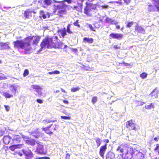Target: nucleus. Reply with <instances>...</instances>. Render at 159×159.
<instances>
[{
  "label": "nucleus",
  "mask_w": 159,
  "mask_h": 159,
  "mask_svg": "<svg viewBox=\"0 0 159 159\" xmlns=\"http://www.w3.org/2000/svg\"><path fill=\"white\" fill-rule=\"evenodd\" d=\"M50 159L49 157H42L38 158H36L35 159Z\"/></svg>",
  "instance_id": "nucleus-44"
},
{
  "label": "nucleus",
  "mask_w": 159,
  "mask_h": 159,
  "mask_svg": "<svg viewBox=\"0 0 159 159\" xmlns=\"http://www.w3.org/2000/svg\"><path fill=\"white\" fill-rule=\"evenodd\" d=\"M71 26L72 25L71 24H68L67 26L66 29V32L70 34H72L73 32V30H74V27H72Z\"/></svg>",
  "instance_id": "nucleus-25"
},
{
  "label": "nucleus",
  "mask_w": 159,
  "mask_h": 159,
  "mask_svg": "<svg viewBox=\"0 0 159 159\" xmlns=\"http://www.w3.org/2000/svg\"><path fill=\"white\" fill-rule=\"evenodd\" d=\"M61 119L65 120H70L71 119V117L70 116H61Z\"/></svg>",
  "instance_id": "nucleus-41"
},
{
  "label": "nucleus",
  "mask_w": 159,
  "mask_h": 159,
  "mask_svg": "<svg viewBox=\"0 0 159 159\" xmlns=\"http://www.w3.org/2000/svg\"><path fill=\"white\" fill-rule=\"evenodd\" d=\"M105 21L111 24H114L116 25L118 24V22L117 21H115L114 20H113L107 17L105 20Z\"/></svg>",
  "instance_id": "nucleus-24"
},
{
  "label": "nucleus",
  "mask_w": 159,
  "mask_h": 159,
  "mask_svg": "<svg viewBox=\"0 0 159 159\" xmlns=\"http://www.w3.org/2000/svg\"><path fill=\"white\" fill-rule=\"evenodd\" d=\"M96 100H92V102L93 103H94L96 102Z\"/></svg>",
  "instance_id": "nucleus-61"
},
{
  "label": "nucleus",
  "mask_w": 159,
  "mask_h": 159,
  "mask_svg": "<svg viewBox=\"0 0 159 159\" xmlns=\"http://www.w3.org/2000/svg\"><path fill=\"white\" fill-rule=\"evenodd\" d=\"M154 105L153 103H151L150 104L145 106L146 109H150L154 108Z\"/></svg>",
  "instance_id": "nucleus-30"
},
{
  "label": "nucleus",
  "mask_w": 159,
  "mask_h": 159,
  "mask_svg": "<svg viewBox=\"0 0 159 159\" xmlns=\"http://www.w3.org/2000/svg\"><path fill=\"white\" fill-rule=\"evenodd\" d=\"M3 95L5 97V98H9L11 97H13V95H12L10 94L7 93H3Z\"/></svg>",
  "instance_id": "nucleus-31"
},
{
  "label": "nucleus",
  "mask_w": 159,
  "mask_h": 159,
  "mask_svg": "<svg viewBox=\"0 0 159 159\" xmlns=\"http://www.w3.org/2000/svg\"><path fill=\"white\" fill-rule=\"evenodd\" d=\"M123 1L126 5H128L130 3L131 0H123Z\"/></svg>",
  "instance_id": "nucleus-42"
},
{
  "label": "nucleus",
  "mask_w": 159,
  "mask_h": 159,
  "mask_svg": "<svg viewBox=\"0 0 159 159\" xmlns=\"http://www.w3.org/2000/svg\"><path fill=\"white\" fill-rule=\"evenodd\" d=\"M121 145H120L116 149V151L121 153L120 155L122 157H123L124 155V151L123 148L121 147Z\"/></svg>",
  "instance_id": "nucleus-28"
},
{
  "label": "nucleus",
  "mask_w": 159,
  "mask_h": 159,
  "mask_svg": "<svg viewBox=\"0 0 159 159\" xmlns=\"http://www.w3.org/2000/svg\"><path fill=\"white\" fill-rule=\"evenodd\" d=\"M63 43L61 41H55L53 45V48H61L63 45Z\"/></svg>",
  "instance_id": "nucleus-13"
},
{
  "label": "nucleus",
  "mask_w": 159,
  "mask_h": 159,
  "mask_svg": "<svg viewBox=\"0 0 159 159\" xmlns=\"http://www.w3.org/2000/svg\"><path fill=\"white\" fill-rule=\"evenodd\" d=\"M114 154L111 152H108L106 155V159H114Z\"/></svg>",
  "instance_id": "nucleus-27"
},
{
  "label": "nucleus",
  "mask_w": 159,
  "mask_h": 159,
  "mask_svg": "<svg viewBox=\"0 0 159 159\" xmlns=\"http://www.w3.org/2000/svg\"><path fill=\"white\" fill-rule=\"evenodd\" d=\"M44 4H42V7L46 8L47 7L51 5L52 3V1L51 0H44Z\"/></svg>",
  "instance_id": "nucleus-23"
},
{
  "label": "nucleus",
  "mask_w": 159,
  "mask_h": 159,
  "mask_svg": "<svg viewBox=\"0 0 159 159\" xmlns=\"http://www.w3.org/2000/svg\"><path fill=\"white\" fill-rule=\"evenodd\" d=\"M59 92V90H57L55 92L56 93H58Z\"/></svg>",
  "instance_id": "nucleus-64"
},
{
  "label": "nucleus",
  "mask_w": 159,
  "mask_h": 159,
  "mask_svg": "<svg viewBox=\"0 0 159 159\" xmlns=\"http://www.w3.org/2000/svg\"><path fill=\"white\" fill-rule=\"evenodd\" d=\"M32 13L35 14L36 13V12L31 10L30 9H28L24 11L23 15L25 19H29L32 16Z\"/></svg>",
  "instance_id": "nucleus-8"
},
{
  "label": "nucleus",
  "mask_w": 159,
  "mask_h": 159,
  "mask_svg": "<svg viewBox=\"0 0 159 159\" xmlns=\"http://www.w3.org/2000/svg\"><path fill=\"white\" fill-rule=\"evenodd\" d=\"M156 8L157 9V11L159 12V6H157V5H155Z\"/></svg>",
  "instance_id": "nucleus-56"
},
{
  "label": "nucleus",
  "mask_w": 159,
  "mask_h": 159,
  "mask_svg": "<svg viewBox=\"0 0 159 159\" xmlns=\"http://www.w3.org/2000/svg\"><path fill=\"white\" fill-rule=\"evenodd\" d=\"M57 32L61 35L63 38H64L65 36L67 35V32L65 28L58 30Z\"/></svg>",
  "instance_id": "nucleus-17"
},
{
  "label": "nucleus",
  "mask_w": 159,
  "mask_h": 159,
  "mask_svg": "<svg viewBox=\"0 0 159 159\" xmlns=\"http://www.w3.org/2000/svg\"><path fill=\"white\" fill-rule=\"evenodd\" d=\"M60 73L59 71L57 70H55L54 71L49 72H48V74L52 75L53 74H58Z\"/></svg>",
  "instance_id": "nucleus-33"
},
{
  "label": "nucleus",
  "mask_w": 159,
  "mask_h": 159,
  "mask_svg": "<svg viewBox=\"0 0 159 159\" xmlns=\"http://www.w3.org/2000/svg\"><path fill=\"white\" fill-rule=\"evenodd\" d=\"M134 24V22L133 21L128 22L126 25V27L127 28H130Z\"/></svg>",
  "instance_id": "nucleus-37"
},
{
  "label": "nucleus",
  "mask_w": 159,
  "mask_h": 159,
  "mask_svg": "<svg viewBox=\"0 0 159 159\" xmlns=\"http://www.w3.org/2000/svg\"><path fill=\"white\" fill-rule=\"evenodd\" d=\"M57 36H47L44 38L40 44L41 48H52L55 41L58 40Z\"/></svg>",
  "instance_id": "nucleus-2"
},
{
  "label": "nucleus",
  "mask_w": 159,
  "mask_h": 159,
  "mask_svg": "<svg viewBox=\"0 0 159 159\" xmlns=\"http://www.w3.org/2000/svg\"><path fill=\"white\" fill-rule=\"evenodd\" d=\"M154 150L155 151H156L157 152L158 154L159 155V144H156V146Z\"/></svg>",
  "instance_id": "nucleus-39"
},
{
  "label": "nucleus",
  "mask_w": 159,
  "mask_h": 159,
  "mask_svg": "<svg viewBox=\"0 0 159 159\" xmlns=\"http://www.w3.org/2000/svg\"><path fill=\"white\" fill-rule=\"evenodd\" d=\"M63 102L66 104L68 103V102L66 100H63Z\"/></svg>",
  "instance_id": "nucleus-55"
},
{
  "label": "nucleus",
  "mask_w": 159,
  "mask_h": 159,
  "mask_svg": "<svg viewBox=\"0 0 159 159\" xmlns=\"http://www.w3.org/2000/svg\"><path fill=\"white\" fill-rule=\"evenodd\" d=\"M9 43H4L1 42L0 43V47L1 50H5L7 49H9L10 47L9 45Z\"/></svg>",
  "instance_id": "nucleus-16"
},
{
  "label": "nucleus",
  "mask_w": 159,
  "mask_h": 159,
  "mask_svg": "<svg viewBox=\"0 0 159 159\" xmlns=\"http://www.w3.org/2000/svg\"><path fill=\"white\" fill-rule=\"evenodd\" d=\"M115 2L120 5H121L122 4V3L121 2L116 1Z\"/></svg>",
  "instance_id": "nucleus-49"
},
{
  "label": "nucleus",
  "mask_w": 159,
  "mask_h": 159,
  "mask_svg": "<svg viewBox=\"0 0 159 159\" xmlns=\"http://www.w3.org/2000/svg\"><path fill=\"white\" fill-rule=\"evenodd\" d=\"M70 154L69 153H67L66 154L65 157L66 159H70Z\"/></svg>",
  "instance_id": "nucleus-43"
},
{
  "label": "nucleus",
  "mask_w": 159,
  "mask_h": 159,
  "mask_svg": "<svg viewBox=\"0 0 159 159\" xmlns=\"http://www.w3.org/2000/svg\"><path fill=\"white\" fill-rule=\"evenodd\" d=\"M88 1L91 2H92L93 1H94L95 0H88Z\"/></svg>",
  "instance_id": "nucleus-62"
},
{
  "label": "nucleus",
  "mask_w": 159,
  "mask_h": 159,
  "mask_svg": "<svg viewBox=\"0 0 159 159\" xmlns=\"http://www.w3.org/2000/svg\"><path fill=\"white\" fill-rule=\"evenodd\" d=\"M26 142L28 145L32 146H34L36 144V142L34 139L27 140L26 141Z\"/></svg>",
  "instance_id": "nucleus-26"
},
{
  "label": "nucleus",
  "mask_w": 159,
  "mask_h": 159,
  "mask_svg": "<svg viewBox=\"0 0 159 159\" xmlns=\"http://www.w3.org/2000/svg\"><path fill=\"white\" fill-rule=\"evenodd\" d=\"M116 25V28L117 29H119L120 28V25Z\"/></svg>",
  "instance_id": "nucleus-57"
},
{
  "label": "nucleus",
  "mask_w": 159,
  "mask_h": 159,
  "mask_svg": "<svg viewBox=\"0 0 159 159\" xmlns=\"http://www.w3.org/2000/svg\"><path fill=\"white\" fill-rule=\"evenodd\" d=\"M6 78L5 77L0 76V80H3Z\"/></svg>",
  "instance_id": "nucleus-53"
},
{
  "label": "nucleus",
  "mask_w": 159,
  "mask_h": 159,
  "mask_svg": "<svg viewBox=\"0 0 159 159\" xmlns=\"http://www.w3.org/2000/svg\"><path fill=\"white\" fill-rule=\"evenodd\" d=\"M141 103L140 104H139V105H143V104H144V102H140Z\"/></svg>",
  "instance_id": "nucleus-60"
},
{
  "label": "nucleus",
  "mask_w": 159,
  "mask_h": 159,
  "mask_svg": "<svg viewBox=\"0 0 159 159\" xmlns=\"http://www.w3.org/2000/svg\"><path fill=\"white\" fill-rule=\"evenodd\" d=\"M11 138L8 135L4 136L3 138V141L5 144H8L10 142Z\"/></svg>",
  "instance_id": "nucleus-22"
},
{
  "label": "nucleus",
  "mask_w": 159,
  "mask_h": 159,
  "mask_svg": "<svg viewBox=\"0 0 159 159\" xmlns=\"http://www.w3.org/2000/svg\"><path fill=\"white\" fill-rule=\"evenodd\" d=\"M23 145L22 144L12 145L9 147V149L11 151H13L16 149L21 148Z\"/></svg>",
  "instance_id": "nucleus-19"
},
{
  "label": "nucleus",
  "mask_w": 159,
  "mask_h": 159,
  "mask_svg": "<svg viewBox=\"0 0 159 159\" xmlns=\"http://www.w3.org/2000/svg\"><path fill=\"white\" fill-rule=\"evenodd\" d=\"M29 74V71L27 69H25L24 72L23 74V76L24 77H25L26 76H27Z\"/></svg>",
  "instance_id": "nucleus-36"
},
{
  "label": "nucleus",
  "mask_w": 159,
  "mask_h": 159,
  "mask_svg": "<svg viewBox=\"0 0 159 159\" xmlns=\"http://www.w3.org/2000/svg\"><path fill=\"white\" fill-rule=\"evenodd\" d=\"M80 1H77L76 4L75 5H74L72 9L73 10H76L78 11H80V10H82V7L83 6V2H84V0H79Z\"/></svg>",
  "instance_id": "nucleus-9"
},
{
  "label": "nucleus",
  "mask_w": 159,
  "mask_h": 159,
  "mask_svg": "<svg viewBox=\"0 0 159 159\" xmlns=\"http://www.w3.org/2000/svg\"><path fill=\"white\" fill-rule=\"evenodd\" d=\"M88 26L90 28L91 30L93 31L94 32L96 31V30L94 29V28L93 27L92 25L91 24H88Z\"/></svg>",
  "instance_id": "nucleus-40"
},
{
  "label": "nucleus",
  "mask_w": 159,
  "mask_h": 159,
  "mask_svg": "<svg viewBox=\"0 0 159 159\" xmlns=\"http://www.w3.org/2000/svg\"><path fill=\"white\" fill-rule=\"evenodd\" d=\"M41 39V37L38 35L28 36L25 38L24 41L22 40H18L13 42L15 48L24 49L26 54L31 53L32 46H37Z\"/></svg>",
  "instance_id": "nucleus-1"
},
{
  "label": "nucleus",
  "mask_w": 159,
  "mask_h": 159,
  "mask_svg": "<svg viewBox=\"0 0 159 159\" xmlns=\"http://www.w3.org/2000/svg\"><path fill=\"white\" fill-rule=\"evenodd\" d=\"M39 17L41 19H46L49 18L51 16V13L48 11L45 12L43 10H40L39 11Z\"/></svg>",
  "instance_id": "nucleus-6"
},
{
  "label": "nucleus",
  "mask_w": 159,
  "mask_h": 159,
  "mask_svg": "<svg viewBox=\"0 0 159 159\" xmlns=\"http://www.w3.org/2000/svg\"><path fill=\"white\" fill-rule=\"evenodd\" d=\"M96 145L98 147H99L101 144V141L99 138H97L95 139Z\"/></svg>",
  "instance_id": "nucleus-29"
},
{
  "label": "nucleus",
  "mask_w": 159,
  "mask_h": 159,
  "mask_svg": "<svg viewBox=\"0 0 159 159\" xmlns=\"http://www.w3.org/2000/svg\"><path fill=\"white\" fill-rule=\"evenodd\" d=\"M134 153V152L133 148H128L125 153V156L126 157L127 159H131Z\"/></svg>",
  "instance_id": "nucleus-10"
},
{
  "label": "nucleus",
  "mask_w": 159,
  "mask_h": 159,
  "mask_svg": "<svg viewBox=\"0 0 159 159\" xmlns=\"http://www.w3.org/2000/svg\"><path fill=\"white\" fill-rule=\"evenodd\" d=\"M4 107L7 111H8L9 110V106L7 105H4Z\"/></svg>",
  "instance_id": "nucleus-48"
},
{
  "label": "nucleus",
  "mask_w": 159,
  "mask_h": 159,
  "mask_svg": "<svg viewBox=\"0 0 159 159\" xmlns=\"http://www.w3.org/2000/svg\"><path fill=\"white\" fill-rule=\"evenodd\" d=\"M108 5H104L102 6V8L107 9L108 7Z\"/></svg>",
  "instance_id": "nucleus-46"
},
{
  "label": "nucleus",
  "mask_w": 159,
  "mask_h": 159,
  "mask_svg": "<svg viewBox=\"0 0 159 159\" xmlns=\"http://www.w3.org/2000/svg\"><path fill=\"white\" fill-rule=\"evenodd\" d=\"M22 152L25 159H32L34 157V154L30 150L23 149Z\"/></svg>",
  "instance_id": "nucleus-7"
},
{
  "label": "nucleus",
  "mask_w": 159,
  "mask_h": 159,
  "mask_svg": "<svg viewBox=\"0 0 159 159\" xmlns=\"http://www.w3.org/2000/svg\"><path fill=\"white\" fill-rule=\"evenodd\" d=\"M22 139V137L19 135H14L13 139L12 142L13 143H20Z\"/></svg>",
  "instance_id": "nucleus-15"
},
{
  "label": "nucleus",
  "mask_w": 159,
  "mask_h": 159,
  "mask_svg": "<svg viewBox=\"0 0 159 159\" xmlns=\"http://www.w3.org/2000/svg\"><path fill=\"white\" fill-rule=\"evenodd\" d=\"M61 91L63 92H64V93H66V91H65V90H64V89H62V88H61Z\"/></svg>",
  "instance_id": "nucleus-58"
},
{
  "label": "nucleus",
  "mask_w": 159,
  "mask_h": 159,
  "mask_svg": "<svg viewBox=\"0 0 159 159\" xmlns=\"http://www.w3.org/2000/svg\"><path fill=\"white\" fill-rule=\"evenodd\" d=\"M135 32L139 33L144 34L145 30L142 26L137 25L135 27Z\"/></svg>",
  "instance_id": "nucleus-11"
},
{
  "label": "nucleus",
  "mask_w": 159,
  "mask_h": 159,
  "mask_svg": "<svg viewBox=\"0 0 159 159\" xmlns=\"http://www.w3.org/2000/svg\"><path fill=\"white\" fill-rule=\"evenodd\" d=\"M157 88H156L152 91V92L150 94V95L151 97H154L155 98H156L157 97V93H156L155 95H154L153 94L154 92L155 91V90L157 89Z\"/></svg>",
  "instance_id": "nucleus-32"
},
{
  "label": "nucleus",
  "mask_w": 159,
  "mask_h": 159,
  "mask_svg": "<svg viewBox=\"0 0 159 159\" xmlns=\"http://www.w3.org/2000/svg\"><path fill=\"white\" fill-rule=\"evenodd\" d=\"M148 7L149 11H152V10L151 9V8L153 7V6L152 5H148Z\"/></svg>",
  "instance_id": "nucleus-47"
},
{
  "label": "nucleus",
  "mask_w": 159,
  "mask_h": 159,
  "mask_svg": "<svg viewBox=\"0 0 159 159\" xmlns=\"http://www.w3.org/2000/svg\"><path fill=\"white\" fill-rule=\"evenodd\" d=\"M107 148V144H106L102 146L100 148L99 153L100 156L102 157H104L105 152Z\"/></svg>",
  "instance_id": "nucleus-12"
},
{
  "label": "nucleus",
  "mask_w": 159,
  "mask_h": 159,
  "mask_svg": "<svg viewBox=\"0 0 159 159\" xmlns=\"http://www.w3.org/2000/svg\"><path fill=\"white\" fill-rule=\"evenodd\" d=\"M80 89V88L79 87H73L71 89V92H75L77 91H78Z\"/></svg>",
  "instance_id": "nucleus-34"
},
{
  "label": "nucleus",
  "mask_w": 159,
  "mask_h": 159,
  "mask_svg": "<svg viewBox=\"0 0 159 159\" xmlns=\"http://www.w3.org/2000/svg\"><path fill=\"white\" fill-rule=\"evenodd\" d=\"M37 102L39 103H43L42 100H36Z\"/></svg>",
  "instance_id": "nucleus-52"
},
{
  "label": "nucleus",
  "mask_w": 159,
  "mask_h": 159,
  "mask_svg": "<svg viewBox=\"0 0 159 159\" xmlns=\"http://www.w3.org/2000/svg\"><path fill=\"white\" fill-rule=\"evenodd\" d=\"M50 159L49 157H42L38 158H36L35 159Z\"/></svg>",
  "instance_id": "nucleus-45"
},
{
  "label": "nucleus",
  "mask_w": 159,
  "mask_h": 159,
  "mask_svg": "<svg viewBox=\"0 0 159 159\" xmlns=\"http://www.w3.org/2000/svg\"><path fill=\"white\" fill-rule=\"evenodd\" d=\"M32 88L36 90V91L39 94H41L42 93L41 90L42 88L39 85H32L31 86Z\"/></svg>",
  "instance_id": "nucleus-18"
},
{
  "label": "nucleus",
  "mask_w": 159,
  "mask_h": 159,
  "mask_svg": "<svg viewBox=\"0 0 159 159\" xmlns=\"http://www.w3.org/2000/svg\"><path fill=\"white\" fill-rule=\"evenodd\" d=\"M147 76V74L145 72H143L140 75V76L142 79L145 78Z\"/></svg>",
  "instance_id": "nucleus-35"
},
{
  "label": "nucleus",
  "mask_w": 159,
  "mask_h": 159,
  "mask_svg": "<svg viewBox=\"0 0 159 159\" xmlns=\"http://www.w3.org/2000/svg\"><path fill=\"white\" fill-rule=\"evenodd\" d=\"M110 36L112 38L120 40L123 37V35L121 34L111 33L110 34Z\"/></svg>",
  "instance_id": "nucleus-14"
},
{
  "label": "nucleus",
  "mask_w": 159,
  "mask_h": 159,
  "mask_svg": "<svg viewBox=\"0 0 159 159\" xmlns=\"http://www.w3.org/2000/svg\"><path fill=\"white\" fill-rule=\"evenodd\" d=\"M125 123V126L126 128L130 131L133 130H136L137 128L136 127V124L133 120H131L127 121Z\"/></svg>",
  "instance_id": "nucleus-5"
},
{
  "label": "nucleus",
  "mask_w": 159,
  "mask_h": 159,
  "mask_svg": "<svg viewBox=\"0 0 159 159\" xmlns=\"http://www.w3.org/2000/svg\"><path fill=\"white\" fill-rule=\"evenodd\" d=\"M67 46L66 45H65L64 46V48H67Z\"/></svg>",
  "instance_id": "nucleus-63"
},
{
  "label": "nucleus",
  "mask_w": 159,
  "mask_h": 159,
  "mask_svg": "<svg viewBox=\"0 0 159 159\" xmlns=\"http://www.w3.org/2000/svg\"><path fill=\"white\" fill-rule=\"evenodd\" d=\"M94 41L93 39L92 38L84 37L83 39V42L85 43L92 44Z\"/></svg>",
  "instance_id": "nucleus-20"
},
{
  "label": "nucleus",
  "mask_w": 159,
  "mask_h": 159,
  "mask_svg": "<svg viewBox=\"0 0 159 159\" xmlns=\"http://www.w3.org/2000/svg\"><path fill=\"white\" fill-rule=\"evenodd\" d=\"M43 146L40 144H38L36 149L37 151L39 153L43 154L44 152V149Z\"/></svg>",
  "instance_id": "nucleus-21"
},
{
  "label": "nucleus",
  "mask_w": 159,
  "mask_h": 159,
  "mask_svg": "<svg viewBox=\"0 0 159 159\" xmlns=\"http://www.w3.org/2000/svg\"><path fill=\"white\" fill-rule=\"evenodd\" d=\"M58 128L57 125L52 124L47 127L43 128L42 129L43 130L45 131L46 133L49 135H51L53 134L52 131L57 130Z\"/></svg>",
  "instance_id": "nucleus-4"
},
{
  "label": "nucleus",
  "mask_w": 159,
  "mask_h": 159,
  "mask_svg": "<svg viewBox=\"0 0 159 159\" xmlns=\"http://www.w3.org/2000/svg\"><path fill=\"white\" fill-rule=\"evenodd\" d=\"M18 154L21 157L23 156V154L21 152H19L18 153Z\"/></svg>",
  "instance_id": "nucleus-54"
},
{
  "label": "nucleus",
  "mask_w": 159,
  "mask_h": 159,
  "mask_svg": "<svg viewBox=\"0 0 159 159\" xmlns=\"http://www.w3.org/2000/svg\"><path fill=\"white\" fill-rule=\"evenodd\" d=\"M154 140L156 141H158L156 137L154 138Z\"/></svg>",
  "instance_id": "nucleus-59"
},
{
  "label": "nucleus",
  "mask_w": 159,
  "mask_h": 159,
  "mask_svg": "<svg viewBox=\"0 0 159 159\" xmlns=\"http://www.w3.org/2000/svg\"><path fill=\"white\" fill-rule=\"evenodd\" d=\"M104 142L106 143V144L108 143L109 142V140L108 139H107L104 140Z\"/></svg>",
  "instance_id": "nucleus-50"
},
{
  "label": "nucleus",
  "mask_w": 159,
  "mask_h": 159,
  "mask_svg": "<svg viewBox=\"0 0 159 159\" xmlns=\"http://www.w3.org/2000/svg\"><path fill=\"white\" fill-rule=\"evenodd\" d=\"M86 6L84 9V13L88 17L92 16L93 10L96 9V7L95 4L86 2Z\"/></svg>",
  "instance_id": "nucleus-3"
},
{
  "label": "nucleus",
  "mask_w": 159,
  "mask_h": 159,
  "mask_svg": "<svg viewBox=\"0 0 159 159\" xmlns=\"http://www.w3.org/2000/svg\"><path fill=\"white\" fill-rule=\"evenodd\" d=\"M73 24L75 26H77L78 28L80 27V25L79 24L78 20H76L75 22L73 23Z\"/></svg>",
  "instance_id": "nucleus-38"
},
{
  "label": "nucleus",
  "mask_w": 159,
  "mask_h": 159,
  "mask_svg": "<svg viewBox=\"0 0 159 159\" xmlns=\"http://www.w3.org/2000/svg\"><path fill=\"white\" fill-rule=\"evenodd\" d=\"M113 48H115V49H119L120 48V47H118L117 46V45H114V46H113Z\"/></svg>",
  "instance_id": "nucleus-51"
}]
</instances>
